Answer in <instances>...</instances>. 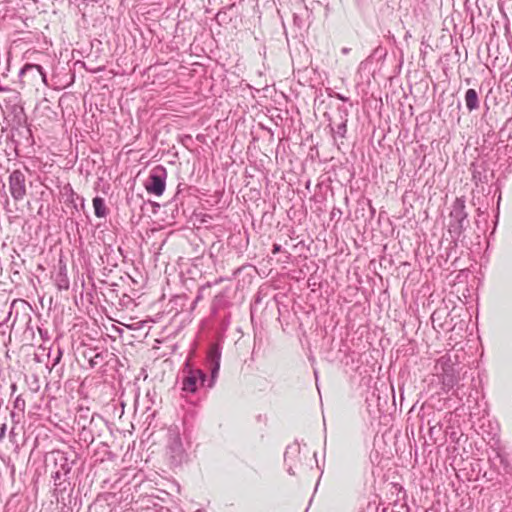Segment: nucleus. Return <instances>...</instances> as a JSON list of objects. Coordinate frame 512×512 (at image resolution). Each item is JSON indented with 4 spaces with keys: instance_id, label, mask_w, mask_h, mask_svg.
<instances>
[{
    "instance_id": "obj_1",
    "label": "nucleus",
    "mask_w": 512,
    "mask_h": 512,
    "mask_svg": "<svg viewBox=\"0 0 512 512\" xmlns=\"http://www.w3.org/2000/svg\"><path fill=\"white\" fill-rule=\"evenodd\" d=\"M222 355V345L218 342L212 343L207 351L206 368L210 372L207 378L206 373L199 368H194L187 358L182 368L181 390L185 393L194 394L199 387L212 389L217 381Z\"/></svg>"
},
{
    "instance_id": "obj_2",
    "label": "nucleus",
    "mask_w": 512,
    "mask_h": 512,
    "mask_svg": "<svg viewBox=\"0 0 512 512\" xmlns=\"http://www.w3.org/2000/svg\"><path fill=\"white\" fill-rule=\"evenodd\" d=\"M449 217L448 232L456 242L469 226L468 213L466 212L465 199L463 197H458L453 202Z\"/></svg>"
},
{
    "instance_id": "obj_3",
    "label": "nucleus",
    "mask_w": 512,
    "mask_h": 512,
    "mask_svg": "<svg viewBox=\"0 0 512 512\" xmlns=\"http://www.w3.org/2000/svg\"><path fill=\"white\" fill-rule=\"evenodd\" d=\"M166 453L170 464L174 467L182 465L188 459V454L183 446L179 427L170 426L167 430Z\"/></svg>"
},
{
    "instance_id": "obj_4",
    "label": "nucleus",
    "mask_w": 512,
    "mask_h": 512,
    "mask_svg": "<svg viewBox=\"0 0 512 512\" xmlns=\"http://www.w3.org/2000/svg\"><path fill=\"white\" fill-rule=\"evenodd\" d=\"M46 460L50 461L54 465V471L52 472V478L54 481L59 480L62 477H69L72 467L75 463L71 460L68 453L61 450H53L46 456Z\"/></svg>"
},
{
    "instance_id": "obj_5",
    "label": "nucleus",
    "mask_w": 512,
    "mask_h": 512,
    "mask_svg": "<svg viewBox=\"0 0 512 512\" xmlns=\"http://www.w3.org/2000/svg\"><path fill=\"white\" fill-rule=\"evenodd\" d=\"M167 170L163 165L155 166L149 173L145 188L149 194L161 196L166 187Z\"/></svg>"
},
{
    "instance_id": "obj_6",
    "label": "nucleus",
    "mask_w": 512,
    "mask_h": 512,
    "mask_svg": "<svg viewBox=\"0 0 512 512\" xmlns=\"http://www.w3.org/2000/svg\"><path fill=\"white\" fill-rule=\"evenodd\" d=\"M28 169L25 170L15 169L10 172L8 177V186L11 197L15 201H22L27 195L26 187V174Z\"/></svg>"
},
{
    "instance_id": "obj_7",
    "label": "nucleus",
    "mask_w": 512,
    "mask_h": 512,
    "mask_svg": "<svg viewBox=\"0 0 512 512\" xmlns=\"http://www.w3.org/2000/svg\"><path fill=\"white\" fill-rule=\"evenodd\" d=\"M61 197L65 206L69 209V214L73 217L85 208V199L78 195L70 183L65 184L60 190Z\"/></svg>"
},
{
    "instance_id": "obj_8",
    "label": "nucleus",
    "mask_w": 512,
    "mask_h": 512,
    "mask_svg": "<svg viewBox=\"0 0 512 512\" xmlns=\"http://www.w3.org/2000/svg\"><path fill=\"white\" fill-rule=\"evenodd\" d=\"M284 462L287 466V472L290 475H295V469L302 466L301 448L298 443H293L286 448Z\"/></svg>"
},
{
    "instance_id": "obj_9",
    "label": "nucleus",
    "mask_w": 512,
    "mask_h": 512,
    "mask_svg": "<svg viewBox=\"0 0 512 512\" xmlns=\"http://www.w3.org/2000/svg\"><path fill=\"white\" fill-rule=\"evenodd\" d=\"M19 77L22 81H36L41 79L42 82L47 83V74L44 68L39 64L26 63L19 72Z\"/></svg>"
},
{
    "instance_id": "obj_10",
    "label": "nucleus",
    "mask_w": 512,
    "mask_h": 512,
    "mask_svg": "<svg viewBox=\"0 0 512 512\" xmlns=\"http://www.w3.org/2000/svg\"><path fill=\"white\" fill-rule=\"evenodd\" d=\"M438 374H439V378L441 380L442 389L445 392H449L458 383L459 369H456V370L450 369L445 372H440Z\"/></svg>"
},
{
    "instance_id": "obj_11",
    "label": "nucleus",
    "mask_w": 512,
    "mask_h": 512,
    "mask_svg": "<svg viewBox=\"0 0 512 512\" xmlns=\"http://www.w3.org/2000/svg\"><path fill=\"white\" fill-rule=\"evenodd\" d=\"M435 369L438 373L445 372L447 370H456L459 369L456 364V356L452 357L449 354H445L441 356L436 363Z\"/></svg>"
},
{
    "instance_id": "obj_12",
    "label": "nucleus",
    "mask_w": 512,
    "mask_h": 512,
    "mask_svg": "<svg viewBox=\"0 0 512 512\" xmlns=\"http://www.w3.org/2000/svg\"><path fill=\"white\" fill-rule=\"evenodd\" d=\"M464 100L469 112L477 110L480 106L478 92L473 88H470L465 92Z\"/></svg>"
},
{
    "instance_id": "obj_13",
    "label": "nucleus",
    "mask_w": 512,
    "mask_h": 512,
    "mask_svg": "<svg viewBox=\"0 0 512 512\" xmlns=\"http://www.w3.org/2000/svg\"><path fill=\"white\" fill-rule=\"evenodd\" d=\"M62 356L63 349L60 347L58 343L54 342L52 347H50L48 353V360L51 365L50 369H53L60 363Z\"/></svg>"
},
{
    "instance_id": "obj_14",
    "label": "nucleus",
    "mask_w": 512,
    "mask_h": 512,
    "mask_svg": "<svg viewBox=\"0 0 512 512\" xmlns=\"http://www.w3.org/2000/svg\"><path fill=\"white\" fill-rule=\"evenodd\" d=\"M54 494L57 499L61 498L64 500V494L70 489L71 483L69 477H62L57 481H54Z\"/></svg>"
},
{
    "instance_id": "obj_15",
    "label": "nucleus",
    "mask_w": 512,
    "mask_h": 512,
    "mask_svg": "<svg viewBox=\"0 0 512 512\" xmlns=\"http://www.w3.org/2000/svg\"><path fill=\"white\" fill-rule=\"evenodd\" d=\"M94 214L97 218H105L108 214V209L105 204L104 198L95 196L92 200Z\"/></svg>"
},
{
    "instance_id": "obj_16",
    "label": "nucleus",
    "mask_w": 512,
    "mask_h": 512,
    "mask_svg": "<svg viewBox=\"0 0 512 512\" xmlns=\"http://www.w3.org/2000/svg\"><path fill=\"white\" fill-rule=\"evenodd\" d=\"M330 131L332 133L333 139L337 141L338 138H344L347 133V120L340 121L338 124L333 125L330 123L328 125Z\"/></svg>"
},
{
    "instance_id": "obj_17",
    "label": "nucleus",
    "mask_w": 512,
    "mask_h": 512,
    "mask_svg": "<svg viewBox=\"0 0 512 512\" xmlns=\"http://www.w3.org/2000/svg\"><path fill=\"white\" fill-rule=\"evenodd\" d=\"M13 304L0 302V327L8 321L12 313Z\"/></svg>"
},
{
    "instance_id": "obj_18",
    "label": "nucleus",
    "mask_w": 512,
    "mask_h": 512,
    "mask_svg": "<svg viewBox=\"0 0 512 512\" xmlns=\"http://www.w3.org/2000/svg\"><path fill=\"white\" fill-rule=\"evenodd\" d=\"M104 362L103 352H96L94 355L89 356V364L91 368L101 365Z\"/></svg>"
},
{
    "instance_id": "obj_19",
    "label": "nucleus",
    "mask_w": 512,
    "mask_h": 512,
    "mask_svg": "<svg viewBox=\"0 0 512 512\" xmlns=\"http://www.w3.org/2000/svg\"><path fill=\"white\" fill-rule=\"evenodd\" d=\"M57 286L60 290L69 288V280L62 272L58 275Z\"/></svg>"
},
{
    "instance_id": "obj_20",
    "label": "nucleus",
    "mask_w": 512,
    "mask_h": 512,
    "mask_svg": "<svg viewBox=\"0 0 512 512\" xmlns=\"http://www.w3.org/2000/svg\"><path fill=\"white\" fill-rule=\"evenodd\" d=\"M79 436H80V438H81L83 441H85V442H87V443H92V442H93V440H94V437H93V435H92L91 431H90V430H88V429H86V426H85V425H83L82 430H81V432H80Z\"/></svg>"
},
{
    "instance_id": "obj_21",
    "label": "nucleus",
    "mask_w": 512,
    "mask_h": 512,
    "mask_svg": "<svg viewBox=\"0 0 512 512\" xmlns=\"http://www.w3.org/2000/svg\"><path fill=\"white\" fill-rule=\"evenodd\" d=\"M211 286L212 283L210 282H207L206 284L200 286L194 302H199L204 297L205 292L208 291L211 288Z\"/></svg>"
},
{
    "instance_id": "obj_22",
    "label": "nucleus",
    "mask_w": 512,
    "mask_h": 512,
    "mask_svg": "<svg viewBox=\"0 0 512 512\" xmlns=\"http://www.w3.org/2000/svg\"><path fill=\"white\" fill-rule=\"evenodd\" d=\"M25 406V400L22 398L21 395H18L14 400V408L19 410L20 412H24Z\"/></svg>"
},
{
    "instance_id": "obj_23",
    "label": "nucleus",
    "mask_w": 512,
    "mask_h": 512,
    "mask_svg": "<svg viewBox=\"0 0 512 512\" xmlns=\"http://www.w3.org/2000/svg\"><path fill=\"white\" fill-rule=\"evenodd\" d=\"M473 180L478 183V182H487L488 179H487V175L486 174H483L481 171L475 169L473 171Z\"/></svg>"
},
{
    "instance_id": "obj_24",
    "label": "nucleus",
    "mask_w": 512,
    "mask_h": 512,
    "mask_svg": "<svg viewBox=\"0 0 512 512\" xmlns=\"http://www.w3.org/2000/svg\"><path fill=\"white\" fill-rule=\"evenodd\" d=\"M337 110H338V113H339V118H340V121H345L349 115V110L347 107L343 106V105H340L337 107Z\"/></svg>"
},
{
    "instance_id": "obj_25",
    "label": "nucleus",
    "mask_w": 512,
    "mask_h": 512,
    "mask_svg": "<svg viewBox=\"0 0 512 512\" xmlns=\"http://www.w3.org/2000/svg\"><path fill=\"white\" fill-rule=\"evenodd\" d=\"M328 96L329 97H333V98H336L342 102H349V98L344 96L343 94L341 93H338V92H334V91H331L328 93Z\"/></svg>"
},
{
    "instance_id": "obj_26",
    "label": "nucleus",
    "mask_w": 512,
    "mask_h": 512,
    "mask_svg": "<svg viewBox=\"0 0 512 512\" xmlns=\"http://www.w3.org/2000/svg\"><path fill=\"white\" fill-rule=\"evenodd\" d=\"M282 251V247L280 244L274 243L272 246V254H278Z\"/></svg>"
},
{
    "instance_id": "obj_27",
    "label": "nucleus",
    "mask_w": 512,
    "mask_h": 512,
    "mask_svg": "<svg viewBox=\"0 0 512 512\" xmlns=\"http://www.w3.org/2000/svg\"><path fill=\"white\" fill-rule=\"evenodd\" d=\"M6 424L0 426V441L5 437Z\"/></svg>"
},
{
    "instance_id": "obj_28",
    "label": "nucleus",
    "mask_w": 512,
    "mask_h": 512,
    "mask_svg": "<svg viewBox=\"0 0 512 512\" xmlns=\"http://www.w3.org/2000/svg\"><path fill=\"white\" fill-rule=\"evenodd\" d=\"M495 459H498L501 464L505 462L504 457L498 451L496 452Z\"/></svg>"
},
{
    "instance_id": "obj_29",
    "label": "nucleus",
    "mask_w": 512,
    "mask_h": 512,
    "mask_svg": "<svg viewBox=\"0 0 512 512\" xmlns=\"http://www.w3.org/2000/svg\"><path fill=\"white\" fill-rule=\"evenodd\" d=\"M384 50L381 48V47H378L374 50V54L378 55L380 53H382Z\"/></svg>"
},
{
    "instance_id": "obj_30",
    "label": "nucleus",
    "mask_w": 512,
    "mask_h": 512,
    "mask_svg": "<svg viewBox=\"0 0 512 512\" xmlns=\"http://www.w3.org/2000/svg\"><path fill=\"white\" fill-rule=\"evenodd\" d=\"M16 389H17L16 384H15V383H12V384H11V391H12V393H14V392L16 391Z\"/></svg>"
},
{
    "instance_id": "obj_31",
    "label": "nucleus",
    "mask_w": 512,
    "mask_h": 512,
    "mask_svg": "<svg viewBox=\"0 0 512 512\" xmlns=\"http://www.w3.org/2000/svg\"><path fill=\"white\" fill-rule=\"evenodd\" d=\"M349 51H350V49H349V48H346V47H344V48L342 49V53H343V54H348V53H349Z\"/></svg>"
},
{
    "instance_id": "obj_32",
    "label": "nucleus",
    "mask_w": 512,
    "mask_h": 512,
    "mask_svg": "<svg viewBox=\"0 0 512 512\" xmlns=\"http://www.w3.org/2000/svg\"><path fill=\"white\" fill-rule=\"evenodd\" d=\"M437 315V311L433 312L432 316H431V319L432 321L434 322L435 321V316Z\"/></svg>"
},
{
    "instance_id": "obj_33",
    "label": "nucleus",
    "mask_w": 512,
    "mask_h": 512,
    "mask_svg": "<svg viewBox=\"0 0 512 512\" xmlns=\"http://www.w3.org/2000/svg\"><path fill=\"white\" fill-rule=\"evenodd\" d=\"M222 280H223L222 278L216 279V280L214 281V284H219L220 282H222Z\"/></svg>"
},
{
    "instance_id": "obj_34",
    "label": "nucleus",
    "mask_w": 512,
    "mask_h": 512,
    "mask_svg": "<svg viewBox=\"0 0 512 512\" xmlns=\"http://www.w3.org/2000/svg\"><path fill=\"white\" fill-rule=\"evenodd\" d=\"M79 418H80V419H82V418L86 419V418H87V416H84V415H82V414L80 413V414H79Z\"/></svg>"
},
{
    "instance_id": "obj_35",
    "label": "nucleus",
    "mask_w": 512,
    "mask_h": 512,
    "mask_svg": "<svg viewBox=\"0 0 512 512\" xmlns=\"http://www.w3.org/2000/svg\"><path fill=\"white\" fill-rule=\"evenodd\" d=\"M180 186H181V184L177 185L178 191H177L176 196H177V195L179 194V192H180Z\"/></svg>"
},
{
    "instance_id": "obj_36",
    "label": "nucleus",
    "mask_w": 512,
    "mask_h": 512,
    "mask_svg": "<svg viewBox=\"0 0 512 512\" xmlns=\"http://www.w3.org/2000/svg\"><path fill=\"white\" fill-rule=\"evenodd\" d=\"M457 106H458V109H460V108H461V103H460V102H458V105H457Z\"/></svg>"
},
{
    "instance_id": "obj_37",
    "label": "nucleus",
    "mask_w": 512,
    "mask_h": 512,
    "mask_svg": "<svg viewBox=\"0 0 512 512\" xmlns=\"http://www.w3.org/2000/svg\"><path fill=\"white\" fill-rule=\"evenodd\" d=\"M315 378L317 379V371H314Z\"/></svg>"
},
{
    "instance_id": "obj_38",
    "label": "nucleus",
    "mask_w": 512,
    "mask_h": 512,
    "mask_svg": "<svg viewBox=\"0 0 512 512\" xmlns=\"http://www.w3.org/2000/svg\"><path fill=\"white\" fill-rule=\"evenodd\" d=\"M194 512H203V511H202L201 509H197V510H196V511H194Z\"/></svg>"
}]
</instances>
